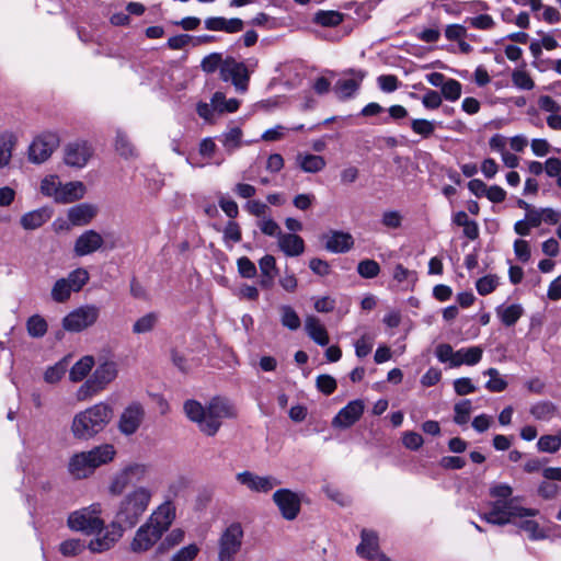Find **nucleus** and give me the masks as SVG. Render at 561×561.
<instances>
[{"label": "nucleus", "mask_w": 561, "mask_h": 561, "mask_svg": "<svg viewBox=\"0 0 561 561\" xmlns=\"http://www.w3.org/2000/svg\"><path fill=\"white\" fill-rule=\"evenodd\" d=\"M184 412L207 436L217 434L224 419L237 416L236 408L227 399L219 397L213 398L207 407H203L196 400H187L184 402Z\"/></svg>", "instance_id": "f257e3e1"}, {"label": "nucleus", "mask_w": 561, "mask_h": 561, "mask_svg": "<svg viewBox=\"0 0 561 561\" xmlns=\"http://www.w3.org/2000/svg\"><path fill=\"white\" fill-rule=\"evenodd\" d=\"M512 494L513 489L506 483L491 486L490 495L496 500L490 503V511L481 514L480 517L489 524L504 526L512 523L514 518L534 517L538 514V510L520 506Z\"/></svg>", "instance_id": "f03ea898"}, {"label": "nucleus", "mask_w": 561, "mask_h": 561, "mask_svg": "<svg viewBox=\"0 0 561 561\" xmlns=\"http://www.w3.org/2000/svg\"><path fill=\"white\" fill-rule=\"evenodd\" d=\"M174 517L175 508L170 501L159 505L147 522L137 529L130 542V551L144 553L150 550L170 528Z\"/></svg>", "instance_id": "7ed1b4c3"}, {"label": "nucleus", "mask_w": 561, "mask_h": 561, "mask_svg": "<svg viewBox=\"0 0 561 561\" xmlns=\"http://www.w3.org/2000/svg\"><path fill=\"white\" fill-rule=\"evenodd\" d=\"M153 491L147 486H136L127 492L117 504L113 523L126 529L134 528L151 502Z\"/></svg>", "instance_id": "20e7f679"}, {"label": "nucleus", "mask_w": 561, "mask_h": 561, "mask_svg": "<svg viewBox=\"0 0 561 561\" xmlns=\"http://www.w3.org/2000/svg\"><path fill=\"white\" fill-rule=\"evenodd\" d=\"M112 417V407L105 402H99L75 415L71 433L78 439H91L106 427Z\"/></svg>", "instance_id": "39448f33"}, {"label": "nucleus", "mask_w": 561, "mask_h": 561, "mask_svg": "<svg viewBox=\"0 0 561 561\" xmlns=\"http://www.w3.org/2000/svg\"><path fill=\"white\" fill-rule=\"evenodd\" d=\"M115 455L113 445L103 444L88 451L75 454L69 460L68 470L73 478L84 479L90 477L96 468L111 462Z\"/></svg>", "instance_id": "423d86ee"}, {"label": "nucleus", "mask_w": 561, "mask_h": 561, "mask_svg": "<svg viewBox=\"0 0 561 561\" xmlns=\"http://www.w3.org/2000/svg\"><path fill=\"white\" fill-rule=\"evenodd\" d=\"M102 512L100 503H93L88 507L72 512L67 520L70 529L82 531L88 535L100 533L104 522L99 517Z\"/></svg>", "instance_id": "0eeeda50"}, {"label": "nucleus", "mask_w": 561, "mask_h": 561, "mask_svg": "<svg viewBox=\"0 0 561 561\" xmlns=\"http://www.w3.org/2000/svg\"><path fill=\"white\" fill-rule=\"evenodd\" d=\"M244 533L240 523L230 524L218 539V560L233 561L241 550Z\"/></svg>", "instance_id": "6e6552de"}, {"label": "nucleus", "mask_w": 561, "mask_h": 561, "mask_svg": "<svg viewBox=\"0 0 561 561\" xmlns=\"http://www.w3.org/2000/svg\"><path fill=\"white\" fill-rule=\"evenodd\" d=\"M89 280V273L77 268L67 277L58 279L51 288V299L56 302H66L72 293H78Z\"/></svg>", "instance_id": "1a4fd4ad"}, {"label": "nucleus", "mask_w": 561, "mask_h": 561, "mask_svg": "<svg viewBox=\"0 0 561 561\" xmlns=\"http://www.w3.org/2000/svg\"><path fill=\"white\" fill-rule=\"evenodd\" d=\"M148 474V467L130 463L114 474L108 491L112 495L122 494L128 486L142 482Z\"/></svg>", "instance_id": "9d476101"}, {"label": "nucleus", "mask_w": 561, "mask_h": 561, "mask_svg": "<svg viewBox=\"0 0 561 561\" xmlns=\"http://www.w3.org/2000/svg\"><path fill=\"white\" fill-rule=\"evenodd\" d=\"M100 308L84 305L73 309L62 319V328L68 332H81L92 327L99 319Z\"/></svg>", "instance_id": "9b49d317"}, {"label": "nucleus", "mask_w": 561, "mask_h": 561, "mask_svg": "<svg viewBox=\"0 0 561 561\" xmlns=\"http://www.w3.org/2000/svg\"><path fill=\"white\" fill-rule=\"evenodd\" d=\"M220 78L231 81L237 91L245 92L250 81V71L244 62L227 57L220 67Z\"/></svg>", "instance_id": "f8f14e48"}, {"label": "nucleus", "mask_w": 561, "mask_h": 561, "mask_svg": "<svg viewBox=\"0 0 561 561\" xmlns=\"http://www.w3.org/2000/svg\"><path fill=\"white\" fill-rule=\"evenodd\" d=\"M60 138L56 133H44L33 140L28 149V157L32 162L42 163L46 161L54 150L58 148Z\"/></svg>", "instance_id": "ddd939ff"}, {"label": "nucleus", "mask_w": 561, "mask_h": 561, "mask_svg": "<svg viewBox=\"0 0 561 561\" xmlns=\"http://www.w3.org/2000/svg\"><path fill=\"white\" fill-rule=\"evenodd\" d=\"M145 408L141 403L134 401L122 412L118 421V430L124 435H133L140 427L145 419Z\"/></svg>", "instance_id": "4468645a"}, {"label": "nucleus", "mask_w": 561, "mask_h": 561, "mask_svg": "<svg viewBox=\"0 0 561 561\" xmlns=\"http://www.w3.org/2000/svg\"><path fill=\"white\" fill-rule=\"evenodd\" d=\"M236 480L252 492L267 493L280 481L272 476H257L252 471L245 470L236 474Z\"/></svg>", "instance_id": "2eb2a0df"}, {"label": "nucleus", "mask_w": 561, "mask_h": 561, "mask_svg": "<svg viewBox=\"0 0 561 561\" xmlns=\"http://www.w3.org/2000/svg\"><path fill=\"white\" fill-rule=\"evenodd\" d=\"M273 501L285 519L293 520L298 516L301 503L297 493L289 489H279L274 492Z\"/></svg>", "instance_id": "dca6fc26"}, {"label": "nucleus", "mask_w": 561, "mask_h": 561, "mask_svg": "<svg viewBox=\"0 0 561 561\" xmlns=\"http://www.w3.org/2000/svg\"><path fill=\"white\" fill-rule=\"evenodd\" d=\"M92 146L85 140L69 142L65 148V162L67 165L83 168L93 156Z\"/></svg>", "instance_id": "f3484780"}, {"label": "nucleus", "mask_w": 561, "mask_h": 561, "mask_svg": "<svg viewBox=\"0 0 561 561\" xmlns=\"http://www.w3.org/2000/svg\"><path fill=\"white\" fill-rule=\"evenodd\" d=\"M364 408V402L359 399L348 402V404L341 409L333 417L332 426L337 428H348L360 419Z\"/></svg>", "instance_id": "a211bd4d"}, {"label": "nucleus", "mask_w": 561, "mask_h": 561, "mask_svg": "<svg viewBox=\"0 0 561 561\" xmlns=\"http://www.w3.org/2000/svg\"><path fill=\"white\" fill-rule=\"evenodd\" d=\"M123 534L124 529L112 522L105 533L92 539L88 547L93 553L107 551L123 537Z\"/></svg>", "instance_id": "6ab92c4d"}, {"label": "nucleus", "mask_w": 561, "mask_h": 561, "mask_svg": "<svg viewBox=\"0 0 561 561\" xmlns=\"http://www.w3.org/2000/svg\"><path fill=\"white\" fill-rule=\"evenodd\" d=\"M204 23L205 28L208 31L226 32L229 34L239 33L244 27V22L239 18L211 16L207 18Z\"/></svg>", "instance_id": "aec40b11"}, {"label": "nucleus", "mask_w": 561, "mask_h": 561, "mask_svg": "<svg viewBox=\"0 0 561 561\" xmlns=\"http://www.w3.org/2000/svg\"><path fill=\"white\" fill-rule=\"evenodd\" d=\"M98 207L89 203H81L68 209V220L73 226H84L96 216Z\"/></svg>", "instance_id": "412c9836"}, {"label": "nucleus", "mask_w": 561, "mask_h": 561, "mask_svg": "<svg viewBox=\"0 0 561 561\" xmlns=\"http://www.w3.org/2000/svg\"><path fill=\"white\" fill-rule=\"evenodd\" d=\"M356 551L360 557L368 559L377 558L378 561H380L381 556H385L379 552L377 535L367 529L362 530V541L357 546Z\"/></svg>", "instance_id": "4be33fe9"}, {"label": "nucleus", "mask_w": 561, "mask_h": 561, "mask_svg": "<svg viewBox=\"0 0 561 561\" xmlns=\"http://www.w3.org/2000/svg\"><path fill=\"white\" fill-rule=\"evenodd\" d=\"M51 208L44 206L24 214L20 219V224L25 230H34L48 221L51 218Z\"/></svg>", "instance_id": "5701e85b"}, {"label": "nucleus", "mask_w": 561, "mask_h": 561, "mask_svg": "<svg viewBox=\"0 0 561 561\" xmlns=\"http://www.w3.org/2000/svg\"><path fill=\"white\" fill-rule=\"evenodd\" d=\"M87 187L81 181L61 183L60 195L57 197L59 204H70L84 197Z\"/></svg>", "instance_id": "b1692460"}, {"label": "nucleus", "mask_w": 561, "mask_h": 561, "mask_svg": "<svg viewBox=\"0 0 561 561\" xmlns=\"http://www.w3.org/2000/svg\"><path fill=\"white\" fill-rule=\"evenodd\" d=\"M117 376V365L115 362L106 360L100 364L91 376L92 380L102 390L112 382Z\"/></svg>", "instance_id": "393cba45"}, {"label": "nucleus", "mask_w": 561, "mask_h": 561, "mask_svg": "<svg viewBox=\"0 0 561 561\" xmlns=\"http://www.w3.org/2000/svg\"><path fill=\"white\" fill-rule=\"evenodd\" d=\"M495 313L505 327H513L524 314V308L519 304L496 307Z\"/></svg>", "instance_id": "a878e982"}, {"label": "nucleus", "mask_w": 561, "mask_h": 561, "mask_svg": "<svg viewBox=\"0 0 561 561\" xmlns=\"http://www.w3.org/2000/svg\"><path fill=\"white\" fill-rule=\"evenodd\" d=\"M306 331L310 339L317 344L325 346L329 344V335L324 325L313 316L307 317L305 323Z\"/></svg>", "instance_id": "bb28decb"}, {"label": "nucleus", "mask_w": 561, "mask_h": 561, "mask_svg": "<svg viewBox=\"0 0 561 561\" xmlns=\"http://www.w3.org/2000/svg\"><path fill=\"white\" fill-rule=\"evenodd\" d=\"M483 350L480 346H471L468 348H460L455 352L454 367L460 365H476L482 358Z\"/></svg>", "instance_id": "cd10ccee"}, {"label": "nucleus", "mask_w": 561, "mask_h": 561, "mask_svg": "<svg viewBox=\"0 0 561 561\" xmlns=\"http://www.w3.org/2000/svg\"><path fill=\"white\" fill-rule=\"evenodd\" d=\"M117 241L112 232L101 234L95 230H88L78 238L75 245H103L107 242L115 243Z\"/></svg>", "instance_id": "c85d7f7f"}, {"label": "nucleus", "mask_w": 561, "mask_h": 561, "mask_svg": "<svg viewBox=\"0 0 561 561\" xmlns=\"http://www.w3.org/2000/svg\"><path fill=\"white\" fill-rule=\"evenodd\" d=\"M297 163L302 171L308 173H317L325 167V160L317 154H297Z\"/></svg>", "instance_id": "c756f323"}, {"label": "nucleus", "mask_w": 561, "mask_h": 561, "mask_svg": "<svg viewBox=\"0 0 561 561\" xmlns=\"http://www.w3.org/2000/svg\"><path fill=\"white\" fill-rule=\"evenodd\" d=\"M322 245H354V239L351 233L340 230H330L320 238Z\"/></svg>", "instance_id": "7c9ffc66"}, {"label": "nucleus", "mask_w": 561, "mask_h": 561, "mask_svg": "<svg viewBox=\"0 0 561 561\" xmlns=\"http://www.w3.org/2000/svg\"><path fill=\"white\" fill-rule=\"evenodd\" d=\"M359 80L364 78V73L358 71ZM360 81L354 79L339 80L334 85V92L339 99L345 100L355 94L359 89Z\"/></svg>", "instance_id": "2f4dec72"}, {"label": "nucleus", "mask_w": 561, "mask_h": 561, "mask_svg": "<svg viewBox=\"0 0 561 561\" xmlns=\"http://www.w3.org/2000/svg\"><path fill=\"white\" fill-rule=\"evenodd\" d=\"M93 365L94 359L92 356H83L71 367L69 373L70 380L73 382L83 380L91 371Z\"/></svg>", "instance_id": "473e14b6"}, {"label": "nucleus", "mask_w": 561, "mask_h": 561, "mask_svg": "<svg viewBox=\"0 0 561 561\" xmlns=\"http://www.w3.org/2000/svg\"><path fill=\"white\" fill-rule=\"evenodd\" d=\"M343 20V13L334 10H319L313 16V22L324 27L337 26Z\"/></svg>", "instance_id": "72a5a7b5"}, {"label": "nucleus", "mask_w": 561, "mask_h": 561, "mask_svg": "<svg viewBox=\"0 0 561 561\" xmlns=\"http://www.w3.org/2000/svg\"><path fill=\"white\" fill-rule=\"evenodd\" d=\"M557 405L550 401H540L530 408V414L539 421H549L557 413Z\"/></svg>", "instance_id": "f704fd0d"}, {"label": "nucleus", "mask_w": 561, "mask_h": 561, "mask_svg": "<svg viewBox=\"0 0 561 561\" xmlns=\"http://www.w3.org/2000/svg\"><path fill=\"white\" fill-rule=\"evenodd\" d=\"M159 321V314L157 312H148L140 317L133 324V332L135 334H145L151 332Z\"/></svg>", "instance_id": "c9c22d12"}, {"label": "nucleus", "mask_w": 561, "mask_h": 561, "mask_svg": "<svg viewBox=\"0 0 561 561\" xmlns=\"http://www.w3.org/2000/svg\"><path fill=\"white\" fill-rule=\"evenodd\" d=\"M537 447L542 453H557L561 447V430L554 435H542L537 442Z\"/></svg>", "instance_id": "e433bc0d"}, {"label": "nucleus", "mask_w": 561, "mask_h": 561, "mask_svg": "<svg viewBox=\"0 0 561 561\" xmlns=\"http://www.w3.org/2000/svg\"><path fill=\"white\" fill-rule=\"evenodd\" d=\"M115 149L117 153L125 159L136 157V149L134 145L130 142L128 137L122 131H118L116 135Z\"/></svg>", "instance_id": "4c0bfd02"}, {"label": "nucleus", "mask_w": 561, "mask_h": 561, "mask_svg": "<svg viewBox=\"0 0 561 561\" xmlns=\"http://www.w3.org/2000/svg\"><path fill=\"white\" fill-rule=\"evenodd\" d=\"M213 106L219 112H236L239 108L240 102L237 99L226 100L221 92H216L211 99Z\"/></svg>", "instance_id": "58836bf2"}, {"label": "nucleus", "mask_w": 561, "mask_h": 561, "mask_svg": "<svg viewBox=\"0 0 561 561\" xmlns=\"http://www.w3.org/2000/svg\"><path fill=\"white\" fill-rule=\"evenodd\" d=\"M484 375L489 376L490 379L485 383V388L491 392L504 391L507 387L506 380H504L496 368H489L484 371Z\"/></svg>", "instance_id": "ea45409f"}, {"label": "nucleus", "mask_w": 561, "mask_h": 561, "mask_svg": "<svg viewBox=\"0 0 561 561\" xmlns=\"http://www.w3.org/2000/svg\"><path fill=\"white\" fill-rule=\"evenodd\" d=\"M14 137L11 134L0 136V168L7 165L12 156Z\"/></svg>", "instance_id": "a19ab883"}, {"label": "nucleus", "mask_w": 561, "mask_h": 561, "mask_svg": "<svg viewBox=\"0 0 561 561\" xmlns=\"http://www.w3.org/2000/svg\"><path fill=\"white\" fill-rule=\"evenodd\" d=\"M27 332L33 337H42L47 332L46 320L38 316H32L26 322Z\"/></svg>", "instance_id": "79ce46f5"}, {"label": "nucleus", "mask_w": 561, "mask_h": 561, "mask_svg": "<svg viewBox=\"0 0 561 561\" xmlns=\"http://www.w3.org/2000/svg\"><path fill=\"white\" fill-rule=\"evenodd\" d=\"M280 313H282V324L289 330H297L299 329L301 322L300 318L298 317L297 312L290 307V306H282L280 307Z\"/></svg>", "instance_id": "37998d69"}, {"label": "nucleus", "mask_w": 561, "mask_h": 561, "mask_svg": "<svg viewBox=\"0 0 561 561\" xmlns=\"http://www.w3.org/2000/svg\"><path fill=\"white\" fill-rule=\"evenodd\" d=\"M455 416L454 422L458 425L467 424L469 421L472 405L470 400H462L455 404L454 407Z\"/></svg>", "instance_id": "c03bdc74"}, {"label": "nucleus", "mask_w": 561, "mask_h": 561, "mask_svg": "<svg viewBox=\"0 0 561 561\" xmlns=\"http://www.w3.org/2000/svg\"><path fill=\"white\" fill-rule=\"evenodd\" d=\"M68 363L66 359H62L55 364L54 366H50L46 369L44 374V379L48 383H56L58 382L64 375L66 374Z\"/></svg>", "instance_id": "a18cd8bd"}, {"label": "nucleus", "mask_w": 561, "mask_h": 561, "mask_svg": "<svg viewBox=\"0 0 561 561\" xmlns=\"http://www.w3.org/2000/svg\"><path fill=\"white\" fill-rule=\"evenodd\" d=\"M61 183L56 176L45 178L41 183V192L48 197H53L57 203L60 195Z\"/></svg>", "instance_id": "49530a36"}, {"label": "nucleus", "mask_w": 561, "mask_h": 561, "mask_svg": "<svg viewBox=\"0 0 561 561\" xmlns=\"http://www.w3.org/2000/svg\"><path fill=\"white\" fill-rule=\"evenodd\" d=\"M85 545L80 539H68L60 543L59 551L65 557H76L84 551Z\"/></svg>", "instance_id": "de8ad7c7"}, {"label": "nucleus", "mask_w": 561, "mask_h": 561, "mask_svg": "<svg viewBox=\"0 0 561 561\" xmlns=\"http://www.w3.org/2000/svg\"><path fill=\"white\" fill-rule=\"evenodd\" d=\"M499 286V277L496 275H486L476 282L477 291L481 296L493 293Z\"/></svg>", "instance_id": "09e8293b"}, {"label": "nucleus", "mask_w": 561, "mask_h": 561, "mask_svg": "<svg viewBox=\"0 0 561 561\" xmlns=\"http://www.w3.org/2000/svg\"><path fill=\"white\" fill-rule=\"evenodd\" d=\"M411 129L423 138H430L435 131V124L424 118H415L411 122Z\"/></svg>", "instance_id": "8fccbe9b"}, {"label": "nucleus", "mask_w": 561, "mask_h": 561, "mask_svg": "<svg viewBox=\"0 0 561 561\" xmlns=\"http://www.w3.org/2000/svg\"><path fill=\"white\" fill-rule=\"evenodd\" d=\"M440 90V95H443L447 101L455 102L461 95V83L455 79H447Z\"/></svg>", "instance_id": "3c124183"}, {"label": "nucleus", "mask_w": 561, "mask_h": 561, "mask_svg": "<svg viewBox=\"0 0 561 561\" xmlns=\"http://www.w3.org/2000/svg\"><path fill=\"white\" fill-rule=\"evenodd\" d=\"M357 272L363 278H374L380 272V266L375 260L365 259L357 265Z\"/></svg>", "instance_id": "603ef678"}, {"label": "nucleus", "mask_w": 561, "mask_h": 561, "mask_svg": "<svg viewBox=\"0 0 561 561\" xmlns=\"http://www.w3.org/2000/svg\"><path fill=\"white\" fill-rule=\"evenodd\" d=\"M518 527L528 534L531 540H538L546 537L545 531L540 528L539 524L533 519H525L518 524Z\"/></svg>", "instance_id": "864d4df0"}, {"label": "nucleus", "mask_w": 561, "mask_h": 561, "mask_svg": "<svg viewBox=\"0 0 561 561\" xmlns=\"http://www.w3.org/2000/svg\"><path fill=\"white\" fill-rule=\"evenodd\" d=\"M102 389L99 388V386L90 377L83 385L80 386L76 397L79 401H85L95 396Z\"/></svg>", "instance_id": "5fc2aeb1"}, {"label": "nucleus", "mask_w": 561, "mask_h": 561, "mask_svg": "<svg viewBox=\"0 0 561 561\" xmlns=\"http://www.w3.org/2000/svg\"><path fill=\"white\" fill-rule=\"evenodd\" d=\"M225 59H222L221 54L219 53H213L208 56L204 57L202 60L201 67L202 69L207 73H213L218 68L220 69L222 62Z\"/></svg>", "instance_id": "6e6d98bb"}, {"label": "nucleus", "mask_w": 561, "mask_h": 561, "mask_svg": "<svg viewBox=\"0 0 561 561\" xmlns=\"http://www.w3.org/2000/svg\"><path fill=\"white\" fill-rule=\"evenodd\" d=\"M512 81L515 87L522 90H531L535 87L534 80L523 70H515L512 73Z\"/></svg>", "instance_id": "4d7b16f0"}, {"label": "nucleus", "mask_w": 561, "mask_h": 561, "mask_svg": "<svg viewBox=\"0 0 561 561\" xmlns=\"http://www.w3.org/2000/svg\"><path fill=\"white\" fill-rule=\"evenodd\" d=\"M199 552V548L195 543H191L180 549L171 559V561H193Z\"/></svg>", "instance_id": "13d9d810"}, {"label": "nucleus", "mask_w": 561, "mask_h": 561, "mask_svg": "<svg viewBox=\"0 0 561 561\" xmlns=\"http://www.w3.org/2000/svg\"><path fill=\"white\" fill-rule=\"evenodd\" d=\"M393 278L398 283L413 284L416 280V274L405 268L402 264H397L393 270Z\"/></svg>", "instance_id": "bf43d9fd"}, {"label": "nucleus", "mask_w": 561, "mask_h": 561, "mask_svg": "<svg viewBox=\"0 0 561 561\" xmlns=\"http://www.w3.org/2000/svg\"><path fill=\"white\" fill-rule=\"evenodd\" d=\"M317 388L324 394H331L336 389V381L330 375H320L317 378Z\"/></svg>", "instance_id": "052dcab7"}, {"label": "nucleus", "mask_w": 561, "mask_h": 561, "mask_svg": "<svg viewBox=\"0 0 561 561\" xmlns=\"http://www.w3.org/2000/svg\"><path fill=\"white\" fill-rule=\"evenodd\" d=\"M454 389L458 396H466L477 390L470 378L462 377L454 381Z\"/></svg>", "instance_id": "680f3d73"}, {"label": "nucleus", "mask_w": 561, "mask_h": 561, "mask_svg": "<svg viewBox=\"0 0 561 561\" xmlns=\"http://www.w3.org/2000/svg\"><path fill=\"white\" fill-rule=\"evenodd\" d=\"M442 95L435 90H426L422 98V104L428 110L438 108L442 105Z\"/></svg>", "instance_id": "e2e57ef3"}, {"label": "nucleus", "mask_w": 561, "mask_h": 561, "mask_svg": "<svg viewBox=\"0 0 561 561\" xmlns=\"http://www.w3.org/2000/svg\"><path fill=\"white\" fill-rule=\"evenodd\" d=\"M242 131L239 127L231 128L224 139V145L228 150L238 148L241 144Z\"/></svg>", "instance_id": "0e129e2a"}, {"label": "nucleus", "mask_w": 561, "mask_h": 561, "mask_svg": "<svg viewBox=\"0 0 561 561\" xmlns=\"http://www.w3.org/2000/svg\"><path fill=\"white\" fill-rule=\"evenodd\" d=\"M379 88L387 93L393 92L399 88V80L393 75H382L378 79Z\"/></svg>", "instance_id": "69168bd1"}, {"label": "nucleus", "mask_w": 561, "mask_h": 561, "mask_svg": "<svg viewBox=\"0 0 561 561\" xmlns=\"http://www.w3.org/2000/svg\"><path fill=\"white\" fill-rule=\"evenodd\" d=\"M403 445L411 450H417L424 443L421 434L416 432H405L402 437Z\"/></svg>", "instance_id": "338daca9"}, {"label": "nucleus", "mask_w": 561, "mask_h": 561, "mask_svg": "<svg viewBox=\"0 0 561 561\" xmlns=\"http://www.w3.org/2000/svg\"><path fill=\"white\" fill-rule=\"evenodd\" d=\"M436 356L439 362L446 363L450 362V365L454 367L455 360V352L449 344L443 343L436 347Z\"/></svg>", "instance_id": "774afa93"}]
</instances>
